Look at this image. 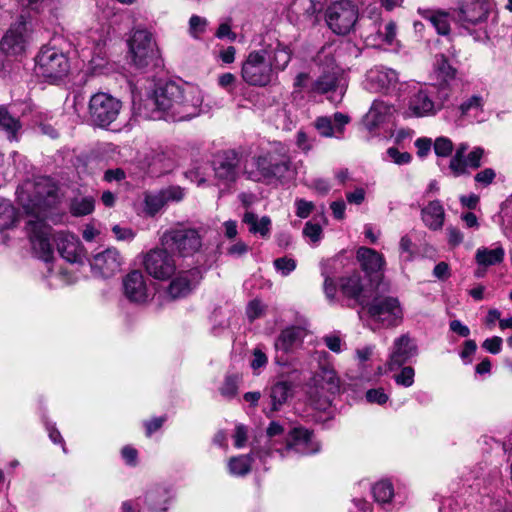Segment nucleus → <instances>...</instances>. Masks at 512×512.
<instances>
[{"instance_id":"obj_1","label":"nucleus","mask_w":512,"mask_h":512,"mask_svg":"<svg viewBox=\"0 0 512 512\" xmlns=\"http://www.w3.org/2000/svg\"><path fill=\"white\" fill-rule=\"evenodd\" d=\"M58 188L47 177L26 183L18 191V200L28 214L26 230L37 257L49 261L53 254L51 228L45 223L47 212L58 202Z\"/></svg>"},{"instance_id":"obj_2","label":"nucleus","mask_w":512,"mask_h":512,"mask_svg":"<svg viewBox=\"0 0 512 512\" xmlns=\"http://www.w3.org/2000/svg\"><path fill=\"white\" fill-rule=\"evenodd\" d=\"M203 102L204 94L198 86L169 82L144 100L140 113L151 120L187 121L204 111Z\"/></svg>"},{"instance_id":"obj_3","label":"nucleus","mask_w":512,"mask_h":512,"mask_svg":"<svg viewBox=\"0 0 512 512\" xmlns=\"http://www.w3.org/2000/svg\"><path fill=\"white\" fill-rule=\"evenodd\" d=\"M266 436L270 444L268 450L260 452L261 458L270 455L271 449L279 452L281 456H285L292 450L300 454H312L320 449L319 444L313 439L312 432L302 427L291 430L285 437V444L280 447L277 446V443L279 439L284 438V428L278 422L273 421L269 424Z\"/></svg>"},{"instance_id":"obj_4","label":"nucleus","mask_w":512,"mask_h":512,"mask_svg":"<svg viewBox=\"0 0 512 512\" xmlns=\"http://www.w3.org/2000/svg\"><path fill=\"white\" fill-rule=\"evenodd\" d=\"M288 149L282 143H273L269 150L253 158L256 169L245 170L247 177L254 181L281 179L290 169Z\"/></svg>"},{"instance_id":"obj_5","label":"nucleus","mask_w":512,"mask_h":512,"mask_svg":"<svg viewBox=\"0 0 512 512\" xmlns=\"http://www.w3.org/2000/svg\"><path fill=\"white\" fill-rule=\"evenodd\" d=\"M70 72L67 55L56 44L43 45L35 58V73L44 81L56 84L65 79Z\"/></svg>"},{"instance_id":"obj_6","label":"nucleus","mask_w":512,"mask_h":512,"mask_svg":"<svg viewBox=\"0 0 512 512\" xmlns=\"http://www.w3.org/2000/svg\"><path fill=\"white\" fill-rule=\"evenodd\" d=\"M340 388V380L333 368L321 366L311 379L309 397L319 410H325L331 403L332 396Z\"/></svg>"},{"instance_id":"obj_7","label":"nucleus","mask_w":512,"mask_h":512,"mask_svg":"<svg viewBox=\"0 0 512 512\" xmlns=\"http://www.w3.org/2000/svg\"><path fill=\"white\" fill-rule=\"evenodd\" d=\"M212 169L216 185L221 192L229 190L241 174V155L234 149L218 152L212 160Z\"/></svg>"},{"instance_id":"obj_8","label":"nucleus","mask_w":512,"mask_h":512,"mask_svg":"<svg viewBox=\"0 0 512 512\" xmlns=\"http://www.w3.org/2000/svg\"><path fill=\"white\" fill-rule=\"evenodd\" d=\"M366 309L371 324L378 328L398 326L403 320V309L395 297H375L367 304Z\"/></svg>"},{"instance_id":"obj_9","label":"nucleus","mask_w":512,"mask_h":512,"mask_svg":"<svg viewBox=\"0 0 512 512\" xmlns=\"http://www.w3.org/2000/svg\"><path fill=\"white\" fill-rule=\"evenodd\" d=\"M358 18L357 5L351 0H340L326 9L322 25L332 32H350L356 27Z\"/></svg>"},{"instance_id":"obj_10","label":"nucleus","mask_w":512,"mask_h":512,"mask_svg":"<svg viewBox=\"0 0 512 512\" xmlns=\"http://www.w3.org/2000/svg\"><path fill=\"white\" fill-rule=\"evenodd\" d=\"M320 0H293L287 11L288 20L298 29H323L319 12L322 10Z\"/></svg>"},{"instance_id":"obj_11","label":"nucleus","mask_w":512,"mask_h":512,"mask_svg":"<svg viewBox=\"0 0 512 512\" xmlns=\"http://www.w3.org/2000/svg\"><path fill=\"white\" fill-rule=\"evenodd\" d=\"M161 244L163 247L186 257L198 252L202 246V241L197 230L180 227L165 231L161 237Z\"/></svg>"},{"instance_id":"obj_12","label":"nucleus","mask_w":512,"mask_h":512,"mask_svg":"<svg viewBox=\"0 0 512 512\" xmlns=\"http://www.w3.org/2000/svg\"><path fill=\"white\" fill-rule=\"evenodd\" d=\"M120 110L121 102L107 93H97L89 102L90 119L99 127H107L114 122Z\"/></svg>"},{"instance_id":"obj_13","label":"nucleus","mask_w":512,"mask_h":512,"mask_svg":"<svg viewBox=\"0 0 512 512\" xmlns=\"http://www.w3.org/2000/svg\"><path fill=\"white\" fill-rule=\"evenodd\" d=\"M127 43L132 62L136 67L144 68L150 64L158 65L159 50L152 34H132Z\"/></svg>"},{"instance_id":"obj_14","label":"nucleus","mask_w":512,"mask_h":512,"mask_svg":"<svg viewBox=\"0 0 512 512\" xmlns=\"http://www.w3.org/2000/svg\"><path fill=\"white\" fill-rule=\"evenodd\" d=\"M266 51L251 52L242 65V78L249 85L266 86L272 79V67L265 61Z\"/></svg>"},{"instance_id":"obj_15","label":"nucleus","mask_w":512,"mask_h":512,"mask_svg":"<svg viewBox=\"0 0 512 512\" xmlns=\"http://www.w3.org/2000/svg\"><path fill=\"white\" fill-rule=\"evenodd\" d=\"M434 90V87L426 86L413 92L407 103L406 115L409 117H425L436 114L443 107L447 95L442 100H434L432 98Z\"/></svg>"},{"instance_id":"obj_16","label":"nucleus","mask_w":512,"mask_h":512,"mask_svg":"<svg viewBox=\"0 0 512 512\" xmlns=\"http://www.w3.org/2000/svg\"><path fill=\"white\" fill-rule=\"evenodd\" d=\"M168 248H159L149 251L144 258V267L147 273L155 279L166 280L176 272V263Z\"/></svg>"},{"instance_id":"obj_17","label":"nucleus","mask_w":512,"mask_h":512,"mask_svg":"<svg viewBox=\"0 0 512 512\" xmlns=\"http://www.w3.org/2000/svg\"><path fill=\"white\" fill-rule=\"evenodd\" d=\"M346 86L347 81L344 71L331 62L318 79L310 84L309 92L325 94L339 90L340 96H342Z\"/></svg>"},{"instance_id":"obj_18","label":"nucleus","mask_w":512,"mask_h":512,"mask_svg":"<svg viewBox=\"0 0 512 512\" xmlns=\"http://www.w3.org/2000/svg\"><path fill=\"white\" fill-rule=\"evenodd\" d=\"M124 263L119 250L114 247L96 253L90 262L93 273L102 278H110L117 274Z\"/></svg>"},{"instance_id":"obj_19","label":"nucleus","mask_w":512,"mask_h":512,"mask_svg":"<svg viewBox=\"0 0 512 512\" xmlns=\"http://www.w3.org/2000/svg\"><path fill=\"white\" fill-rule=\"evenodd\" d=\"M398 74L383 66L371 68L366 74L365 88L373 93L389 94L396 90Z\"/></svg>"},{"instance_id":"obj_20","label":"nucleus","mask_w":512,"mask_h":512,"mask_svg":"<svg viewBox=\"0 0 512 512\" xmlns=\"http://www.w3.org/2000/svg\"><path fill=\"white\" fill-rule=\"evenodd\" d=\"M124 296L132 303L144 304L151 297L149 281L139 270L129 272L122 280Z\"/></svg>"},{"instance_id":"obj_21","label":"nucleus","mask_w":512,"mask_h":512,"mask_svg":"<svg viewBox=\"0 0 512 512\" xmlns=\"http://www.w3.org/2000/svg\"><path fill=\"white\" fill-rule=\"evenodd\" d=\"M394 113L395 108L393 105L382 100H375L363 118V125L368 131L373 132L384 124L389 123Z\"/></svg>"},{"instance_id":"obj_22","label":"nucleus","mask_w":512,"mask_h":512,"mask_svg":"<svg viewBox=\"0 0 512 512\" xmlns=\"http://www.w3.org/2000/svg\"><path fill=\"white\" fill-rule=\"evenodd\" d=\"M491 7L492 2L490 0H463L459 7L461 20L471 25L484 22Z\"/></svg>"},{"instance_id":"obj_23","label":"nucleus","mask_w":512,"mask_h":512,"mask_svg":"<svg viewBox=\"0 0 512 512\" xmlns=\"http://www.w3.org/2000/svg\"><path fill=\"white\" fill-rule=\"evenodd\" d=\"M417 354V347L408 335L396 338L391 348L388 367L390 370L401 367Z\"/></svg>"},{"instance_id":"obj_24","label":"nucleus","mask_w":512,"mask_h":512,"mask_svg":"<svg viewBox=\"0 0 512 512\" xmlns=\"http://www.w3.org/2000/svg\"><path fill=\"white\" fill-rule=\"evenodd\" d=\"M350 118L340 112L335 113L332 117L320 116L314 121V127L323 137L340 138L344 133V127L348 124Z\"/></svg>"},{"instance_id":"obj_25","label":"nucleus","mask_w":512,"mask_h":512,"mask_svg":"<svg viewBox=\"0 0 512 512\" xmlns=\"http://www.w3.org/2000/svg\"><path fill=\"white\" fill-rule=\"evenodd\" d=\"M57 250L61 257L69 263L81 261L83 249L79 239L71 234L60 232L55 237Z\"/></svg>"},{"instance_id":"obj_26","label":"nucleus","mask_w":512,"mask_h":512,"mask_svg":"<svg viewBox=\"0 0 512 512\" xmlns=\"http://www.w3.org/2000/svg\"><path fill=\"white\" fill-rule=\"evenodd\" d=\"M199 280V271L196 269L181 271L177 274V276L171 281L168 289L167 295L171 299H177L181 297H185L196 283Z\"/></svg>"},{"instance_id":"obj_27","label":"nucleus","mask_w":512,"mask_h":512,"mask_svg":"<svg viewBox=\"0 0 512 512\" xmlns=\"http://www.w3.org/2000/svg\"><path fill=\"white\" fill-rule=\"evenodd\" d=\"M307 329L304 326H290L281 331L280 335L275 341L277 350L283 352H290L295 347L302 344L304 338L307 336Z\"/></svg>"},{"instance_id":"obj_28","label":"nucleus","mask_w":512,"mask_h":512,"mask_svg":"<svg viewBox=\"0 0 512 512\" xmlns=\"http://www.w3.org/2000/svg\"><path fill=\"white\" fill-rule=\"evenodd\" d=\"M421 15L437 32H451L457 28L456 18L447 11L425 10Z\"/></svg>"},{"instance_id":"obj_29","label":"nucleus","mask_w":512,"mask_h":512,"mask_svg":"<svg viewBox=\"0 0 512 512\" xmlns=\"http://www.w3.org/2000/svg\"><path fill=\"white\" fill-rule=\"evenodd\" d=\"M357 260L367 274L379 272L385 265L383 255L367 247H360L357 250Z\"/></svg>"},{"instance_id":"obj_30","label":"nucleus","mask_w":512,"mask_h":512,"mask_svg":"<svg viewBox=\"0 0 512 512\" xmlns=\"http://www.w3.org/2000/svg\"><path fill=\"white\" fill-rule=\"evenodd\" d=\"M29 43L25 34H4L0 40V49L8 56H19L25 53Z\"/></svg>"},{"instance_id":"obj_31","label":"nucleus","mask_w":512,"mask_h":512,"mask_svg":"<svg viewBox=\"0 0 512 512\" xmlns=\"http://www.w3.org/2000/svg\"><path fill=\"white\" fill-rule=\"evenodd\" d=\"M341 292L348 298L355 299L359 304L365 302L364 287L361 276L358 272H354L350 276L340 279Z\"/></svg>"},{"instance_id":"obj_32","label":"nucleus","mask_w":512,"mask_h":512,"mask_svg":"<svg viewBox=\"0 0 512 512\" xmlns=\"http://www.w3.org/2000/svg\"><path fill=\"white\" fill-rule=\"evenodd\" d=\"M293 395V385L287 381H279L270 388L271 409L267 412L270 417L271 413L278 411L287 400Z\"/></svg>"},{"instance_id":"obj_33","label":"nucleus","mask_w":512,"mask_h":512,"mask_svg":"<svg viewBox=\"0 0 512 512\" xmlns=\"http://www.w3.org/2000/svg\"><path fill=\"white\" fill-rule=\"evenodd\" d=\"M444 219V208L438 200L429 202L428 205L422 209V220L431 230L441 229L444 224Z\"/></svg>"},{"instance_id":"obj_34","label":"nucleus","mask_w":512,"mask_h":512,"mask_svg":"<svg viewBox=\"0 0 512 512\" xmlns=\"http://www.w3.org/2000/svg\"><path fill=\"white\" fill-rule=\"evenodd\" d=\"M171 499L170 490L166 487L157 486L150 489L145 496L148 507L155 512H163Z\"/></svg>"},{"instance_id":"obj_35","label":"nucleus","mask_w":512,"mask_h":512,"mask_svg":"<svg viewBox=\"0 0 512 512\" xmlns=\"http://www.w3.org/2000/svg\"><path fill=\"white\" fill-rule=\"evenodd\" d=\"M433 75L441 85H449L456 78L457 70L443 54L437 55L433 67Z\"/></svg>"},{"instance_id":"obj_36","label":"nucleus","mask_w":512,"mask_h":512,"mask_svg":"<svg viewBox=\"0 0 512 512\" xmlns=\"http://www.w3.org/2000/svg\"><path fill=\"white\" fill-rule=\"evenodd\" d=\"M243 222L248 225L250 233L260 234L262 237H266L270 233L271 220L268 216L258 218L255 213L246 211Z\"/></svg>"},{"instance_id":"obj_37","label":"nucleus","mask_w":512,"mask_h":512,"mask_svg":"<svg viewBox=\"0 0 512 512\" xmlns=\"http://www.w3.org/2000/svg\"><path fill=\"white\" fill-rule=\"evenodd\" d=\"M1 22H3L4 25H9L6 32H22L29 28L31 17L30 13L25 10H22L16 16L11 15L9 12H4L3 15H1Z\"/></svg>"},{"instance_id":"obj_38","label":"nucleus","mask_w":512,"mask_h":512,"mask_svg":"<svg viewBox=\"0 0 512 512\" xmlns=\"http://www.w3.org/2000/svg\"><path fill=\"white\" fill-rule=\"evenodd\" d=\"M95 199L92 196H77L70 202V212L73 216H85L94 211Z\"/></svg>"},{"instance_id":"obj_39","label":"nucleus","mask_w":512,"mask_h":512,"mask_svg":"<svg viewBox=\"0 0 512 512\" xmlns=\"http://www.w3.org/2000/svg\"><path fill=\"white\" fill-rule=\"evenodd\" d=\"M504 257L501 247L495 249L479 248L476 252V261L479 265L490 266L500 263Z\"/></svg>"},{"instance_id":"obj_40","label":"nucleus","mask_w":512,"mask_h":512,"mask_svg":"<svg viewBox=\"0 0 512 512\" xmlns=\"http://www.w3.org/2000/svg\"><path fill=\"white\" fill-rule=\"evenodd\" d=\"M209 175V167L206 162L195 161L192 166L185 172V176L191 182L202 186L207 182Z\"/></svg>"},{"instance_id":"obj_41","label":"nucleus","mask_w":512,"mask_h":512,"mask_svg":"<svg viewBox=\"0 0 512 512\" xmlns=\"http://www.w3.org/2000/svg\"><path fill=\"white\" fill-rule=\"evenodd\" d=\"M483 106V97L480 95H472L459 105L460 115L461 117L476 116L478 113L482 112Z\"/></svg>"},{"instance_id":"obj_42","label":"nucleus","mask_w":512,"mask_h":512,"mask_svg":"<svg viewBox=\"0 0 512 512\" xmlns=\"http://www.w3.org/2000/svg\"><path fill=\"white\" fill-rule=\"evenodd\" d=\"M395 41V34H369L365 38V42L368 46L387 51L396 50V48L393 47Z\"/></svg>"},{"instance_id":"obj_43","label":"nucleus","mask_w":512,"mask_h":512,"mask_svg":"<svg viewBox=\"0 0 512 512\" xmlns=\"http://www.w3.org/2000/svg\"><path fill=\"white\" fill-rule=\"evenodd\" d=\"M251 462L252 459L248 455L232 457L228 463L229 472L235 476H244L250 471Z\"/></svg>"},{"instance_id":"obj_44","label":"nucleus","mask_w":512,"mask_h":512,"mask_svg":"<svg viewBox=\"0 0 512 512\" xmlns=\"http://www.w3.org/2000/svg\"><path fill=\"white\" fill-rule=\"evenodd\" d=\"M0 127L7 132L8 138L12 140L20 129V123L8 113L6 108L0 107Z\"/></svg>"},{"instance_id":"obj_45","label":"nucleus","mask_w":512,"mask_h":512,"mask_svg":"<svg viewBox=\"0 0 512 512\" xmlns=\"http://www.w3.org/2000/svg\"><path fill=\"white\" fill-rule=\"evenodd\" d=\"M16 222V211L8 201L0 202V231L9 229Z\"/></svg>"},{"instance_id":"obj_46","label":"nucleus","mask_w":512,"mask_h":512,"mask_svg":"<svg viewBox=\"0 0 512 512\" xmlns=\"http://www.w3.org/2000/svg\"><path fill=\"white\" fill-rule=\"evenodd\" d=\"M373 495L377 502L379 503H387L389 502L394 495L393 486L388 481H380L376 483L373 488Z\"/></svg>"},{"instance_id":"obj_47","label":"nucleus","mask_w":512,"mask_h":512,"mask_svg":"<svg viewBox=\"0 0 512 512\" xmlns=\"http://www.w3.org/2000/svg\"><path fill=\"white\" fill-rule=\"evenodd\" d=\"M145 203L150 214L157 213L167 204L162 191L147 195Z\"/></svg>"},{"instance_id":"obj_48","label":"nucleus","mask_w":512,"mask_h":512,"mask_svg":"<svg viewBox=\"0 0 512 512\" xmlns=\"http://www.w3.org/2000/svg\"><path fill=\"white\" fill-rule=\"evenodd\" d=\"M291 59V53L286 47L277 48L274 52L273 63L275 69L284 70Z\"/></svg>"},{"instance_id":"obj_49","label":"nucleus","mask_w":512,"mask_h":512,"mask_svg":"<svg viewBox=\"0 0 512 512\" xmlns=\"http://www.w3.org/2000/svg\"><path fill=\"white\" fill-rule=\"evenodd\" d=\"M274 267L282 276H287L295 270L296 261L288 257L277 258L274 260Z\"/></svg>"},{"instance_id":"obj_50","label":"nucleus","mask_w":512,"mask_h":512,"mask_svg":"<svg viewBox=\"0 0 512 512\" xmlns=\"http://www.w3.org/2000/svg\"><path fill=\"white\" fill-rule=\"evenodd\" d=\"M453 150V143L446 137H439L435 140L434 151L437 156L447 157Z\"/></svg>"},{"instance_id":"obj_51","label":"nucleus","mask_w":512,"mask_h":512,"mask_svg":"<svg viewBox=\"0 0 512 512\" xmlns=\"http://www.w3.org/2000/svg\"><path fill=\"white\" fill-rule=\"evenodd\" d=\"M414 369L410 366L403 367L399 374L394 376L395 382L404 387H410L414 383Z\"/></svg>"},{"instance_id":"obj_52","label":"nucleus","mask_w":512,"mask_h":512,"mask_svg":"<svg viewBox=\"0 0 512 512\" xmlns=\"http://www.w3.org/2000/svg\"><path fill=\"white\" fill-rule=\"evenodd\" d=\"M238 389V377L227 376L220 388L221 395L227 398H232L236 395Z\"/></svg>"},{"instance_id":"obj_53","label":"nucleus","mask_w":512,"mask_h":512,"mask_svg":"<svg viewBox=\"0 0 512 512\" xmlns=\"http://www.w3.org/2000/svg\"><path fill=\"white\" fill-rule=\"evenodd\" d=\"M245 30L246 26L240 23L237 17L223 19L216 32H231L232 30Z\"/></svg>"},{"instance_id":"obj_54","label":"nucleus","mask_w":512,"mask_h":512,"mask_svg":"<svg viewBox=\"0 0 512 512\" xmlns=\"http://www.w3.org/2000/svg\"><path fill=\"white\" fill-rule=\"evenodd\" d=\"M387 155L392 162L398 165L408 164L411 161V155L408 152H400L395 147H390L387 150Z\"/></svg>"},{"instance_id":"obj_55","label":"nucleus","mask_w":512,"mask_h":512,"mask_svg":"<svg viewBox=\"0 0 512 512\" xmlns=\"http://www.w3.org/2000/svg\"><path fill=\"white\" fill-rule=\"evenodd\" d=\"M366 399L369 403L383 405L388 401L389 396L384 392L382 388H377L368 390L366 392Z\"/></svg>"},{"instance_id":"obj_56","label":"nucleus","mask_w":512,"mask_h":512,"mask_svg":"<svg viewBox=\"0 0 512 512\" xmlns=\"http://www.w3.org/2000/svg\"><path fill=\"white\" fill-rule=\"evenodd\" d=\"M161 191L167 203L181 201L184 197V190L179 186H172Z\"/></svg>"},{"instance_id":"obj_57","label":"nucleus","mask_w":512,"mask_h":512,"mask_svg":"<svg viewBox=\"0 0 512 512\" xmlns=\"http://www.w3.org/2000/svg\"><path fill=\"white\" fill-rule=\"evenodd\" d=\"M303 233L306 237H308L311 241L317 242L320 240L322 235V228L319 224L307 222Z\"/></svg>"},{"instance_id":"obj_58","label":"nucleus","mask_w":512,"mask_h":512,"mask_svg":"<svg viewBox=\"0 0 512 512\" xmlns=\"http://www.w3.org/2000/svg\"><path fill=\"white\" fill-rule=\"evenodd\" d=\"M248 318L253 321L264 313V305L259 300H253L251 301L246 310Z\"/></svg>"},{"instance_id":"obj_59","label":"nucleus","mask_w":512,"mask_h":512,"mask_svg":"<svg viewBox=\"0 0 512 512\" xmlns=\"http://www.w3.org/2000/svg\"><path fill=\"white\" fill-rule=\"evenodd\" d=\"M112 232L119 241H132L135 237V233L132 229L114 225Z\"/></svg>"},{"instance_id":"obj_60","label":"nucleus","mask_w":512,"mask_h":512,"mask_svg":"<svg viewBox=\"0 0 512 512\" xmlns=\"http://www.w3.org/2000/svg\"><path fill=\"white\" fill-rule=\"evenodd\" d=\"M449 167L454 176H460L466 172V160H463V157L454 155L450 161Z\"/></svg>"},{"instance_id":"obj_61","label":"nucleus","mask_w":512,"mask_h":512,"mask_svg":"<svg viewBox=\"0 0 512 512\" xmlns=\"http://www.w3.org/2000/svg\"><path fill=\"white\" fill-rule=\"evenodd\" d=\"M483 155H484V150L482 148L478 147V148H475L474 150H472L468 154L467 158L465 159L467 167H471L474 169L480 167L481 158Z\"/></svg>"},{"instance_id":"obj_62","label":"nucleus","mask_w":512,"mask_h":512,"mask_svg":"<svg viewBox=\"0 0 512 512\" xmlns=\"http://www.w3.org/2000/svg\"><path fill=\"white\" fill-rule=\"evenodd\" d=\"M325 345L333 352L340 353L342 351V340L336 334H329L323 337Z\"/></svg>"},{"instance_id":"obj_63","label":"nucleus","mask_w":512,"mask_h":512,"mask_svg":"<svg viewBox=\"0 0 512 512\" xmlns=\"http://www.w3.org/2000/svg\"><path fill=\"white\" fill-rule=\"evenodd\" d=\"M482 347L492 354H498L501 351L502 338L498 336L488 338L483 342Z\"/></svg>"},{"instance_id":"obj_64","label":"nucleus","mask_w":512,"mask_h":512,"mask_svg":"<svg viewBox=\"0 0 512 512\" xmlns=\"http://www.w3.org/2000/svg\"><path fill=\"white\" fill-rule=\"evenodd\" d=\"M296 215L300 218H307L312 212L314 205L312 202L299 199L296 201Z\"/></svg>"}]
</instances>
